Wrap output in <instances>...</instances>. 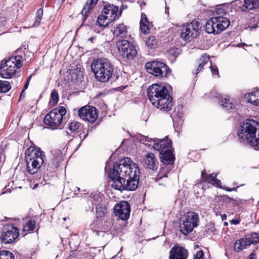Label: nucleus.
Wrapping results in <instances>:
<instances>
[{"label": "nucleus", "mask_w": 259, "mask_h": 259, "mask_svg": "<svg viewBox=\"0 0 259 259\" xmlns=\"http://www.w3.org/2000/svg\"><path fill=\"white\" fill-rule=\"evenodd\" d=\"M66 219H67V218H63V221H66Z\"/></svg>", "instance_id": "nucleus-56"}, {"label": "nucleus", "mask_w": 259, "mask_h": 259, "mask_svg": "<svg viewBox=\"0 0 259 259\" xmlns=\"http://www.w3.org/2000/svg\"><path fill=\"white\" fill-rule=\"evenodd\" d=\"M118 52L123 58L132 59L137 55L136 47L126 40H121L117 42Z\"/></svg>", "instance_id": "nucleus-15"}, {"label": "nucleus", "mask_w": 259, "mask_h": 259, "mask_svg": "<svg viewBox=\"0 0 259 259\" xmlns=\"http://www.w3.org/2000/svg\"><path fill=\"white\" fill-rule=\"evenodd\" d=\"M142 163L146 168L152 170L156 169L157 167L158 161L155 155L151 152L146 154L143 157Z\"/></svg>", "instance_id": "nucleus-21"}, {"label": "nucleus", "mask_w": 259, "mask_h": 259, "mask_svg": "<svg viewBox=\"0 0 259 259\" xmlns=\"http://www.w3.org/2000/svg\"><path fill=\"white\" fill-rule=\"evenodd\" d=\"M199 215L193 211L187 212L181 219L180 228L181 232L184 235H187L191 232L194 228L198 226Z\"/></svg>", "instance_id": "nucleus-10"}, {"label": "nucleus", "mask_w": 259, "mask_h": 259, "mask_svg": "<svg viewBox=\"0 0 259 259\" xmlns=\"http://www.w3.org/2000/svg\"><path fill=\"white\" fill-rule=\"evenodd\" d=\"M98 1L99 0H88L87 2H89L88 6L92 9Z\"/></svg>", "instance_id": "nucleus-41"}, {"label": "nucleus", "mask_w": 259, "mask_h": 259, "mask_svg": "<svg viewBox=\"0 0 259 259\" xmlns=\"http://www.w3.org/2000/svg\"><path fill=\"white\" fill-rule=\"evenodd\" d=\"M224 10L223 9H218L217 10V13H218V14L224 13Z\"/></svg>", "instance_id": "nucleus-47"}, {"label": "nucleus", "mask_w": 259, "mask_h": 259, "mask_svg": "<svg viewBox=\"0 0 259 259\" xmlns=\"http://www.w3.org/2000/svg\"><path fill=\"white\" fill-rule=\"evenodd\" d=\"M141 142L145 145L152 146L154 150L159 152L160 158L164 165L160 169L159 177V179L167 177V173L172 167V164L175 158L171 151L172 141L167 137L163 139L145 137L141 139Z\"/></svg>", "instance_id": "nucleus-1"}, {"label": "nucleus", "mask_w": 259, "mask_h": 259, "mask_svg": "<svg viewBox=\"0 0 259 259\" xmlns=\"http://www.w3.org/2000/svg\"><path fill=\"white\" fill-rule=\"evenodd\" d=\"M126 183L123 181L115 180L112 184V187L117 190L122 191H134L138 187L139 180V175L132 176L126 179Z\"/></svg>", "instance_id": "nucleus-14"}, {"label": "nucleus", "mask_w": 259, "mask_h": 259, "mask_svg": "<svg viewBox=\"0 0 259 259\" xmlns=\"http://www.w3.org/2000/svg\"><path fill=\"white\" fill-rule=\"evenodd\" d=\"M149 22L146 17L145 15H142L140 21V28L142 32L144 34L148 33L149 32Z\"/></svg>", "instance_id": "nucleus-26"}, {"label": "nucleus", "mask_w": 259, "mask_h": 259, "mask_svg": "<svg viewBox=\"0 0 259 259\" xmlns=\"http://www.w3.org/2000/svg\"><path fill=\"white\" fill-rule=\"evenodd\" d=\"M203 251L200 250L196 254H194L193 259H203Z\"/></svg>", "instance_id": "nucleus-40"}, {"label": "nucleus", "mask_w": 259, "mask_h": 259, "mask_svg": "<svg viewBox=\"0 0 259 259\" xmlns=\"http://www.w3.org/2000/svg\"><path fill=\"white\" fill-rule=\"evenodd\" d=\"M93 39H94V37H91V38H89L88 40H90V41L93 42Z\"/></svg>", "instance_id": "nucleus-52"}, {"label": "nucleus", "mask_w": 259, "mask_h": 259, "mask_svg": "<svg viewBox=\"0 0 259 259\" xmlns=\"http://www.w3.org/2000/svg\"><path fill=\"white\" fill-rule=\"evenodd\" d=\"M88 132L85 134H80L79 135V138L81 140V142H82L88 136Z\"/></svg>", "instance_id": "nucleus-44"}, {"label": "nucleus", "mask_w": 259, "mask_h": 259, "mask_svg": "<svg viewBox=\"0 0 259 259\" xmlns=\"http://www.w3.org/2000/svg\"><path fill=\"white\" fill-rule=\"evenodd\" d=\"M231 223L234 225H237L239 223V221L238 220H232Z\"/></svg>", "instance_id": "nucleus-46"}, {"label": "nucleus", "mask_w": 259, "mask_h": 259, "mask_svg": "<svg viewBox=\"0 0 259 259\" xmlns=\"http://www.w3.org/2000/svg\"><path fill=\"white\" fill-rule=\"evenodd\" d=\"M241 143H246L255 150H259V123L252 119H247L240 125L238 132Z\"/></svg>", "instance_id": "nucleus-4"}, {"label": "nucleus", "mask_w": 259, "mask_h": 259, "mask_svg": "<svg viewBox=\"0 0 259 259\" xmlns=\"http://www.w3.org/2000/svg\"><path fill=\"white\" fill-rule=\"evenodd\" d=\"M11 89V85L9 81L0 80V93H7Z\"/></svg>", "instance_id": "nucleus-29"}, {"label": "nucleus", "mask_w": 259, "mask_h": 259, "mask_svg": "<svg viewBox=\"0 0 259 259\" xmlns=\"http://www.w3.org/2000/svg\"><path fill=\"white\" fill-rule=\"evenodd\" d=\"M219 100V103L224 108L227 110L233 109L235 107V104L231 101L230 98L227 97V98H223Z\"/></svg>", "instance_id": "nucleus-27"}, {"label": "nucleus", "mask_w": 259, "mask_h": 259, "mask_svg": "<svg viewBox=\"0 0 259 259\" xmlns=\"http://www.w3.org/2000/svg\"><path fill=\"white\" fill-rule=\"evenodd\" d=\"M145 43L146 46L151 49L155 48L157 46V40L154 36H149L146 39Z\"/></svg>", "instance_id": "nucleus-28"}, {"label": "nucleus", "mask_w": 259, "mask_h": 259, "mask_svg": "<svg viewBox=\"0 0 259 259\" xmlns=\"http://www.w3.org/2000/svg\"><path fill=\"white\" fill-rule=\"evenodd\" d=\"M115 215L122 221L127 220L130 215L131 206L125 201L116 204L114 207Z\"/></svg>", "instance_id": "nucleus-17"}, {"label": "nucleus", "mask_w": 259, "mask_h": 259, "mask_svg": "<svg viewBox=\"0 0 259 259\" xmlns=\"http://www.w3.org/2000/svg\"><path fill=\"white\" fill-rule=\"evenodd\" d=\"M78 115L81 119L91 123L94 122L98 117L96 108L90 106L81 108L78 111Z\"/></svg>", "instance_id": "nucleus-16"}, {"label": "nucleus", "mask_w": 259, "mask_h": 259, "mask_svg": "<svg viewBox=\"0 0 259 259\" xmlns=\"http://www.w3.org/2000/svg\"><path fill=\"white\" fill-rule=\"evenodd\" d=\"M51 99L52 100V103H56L58 101L59 98V95L58 92L55 91L53 90L51 93Z\"/></svg>", "instance_id": "nucleus-36"}, {"label": "nucleus", "mask_w": 259, "mask_h": 259, "mask_svg": "<svg viewBox=\"0 0 259 259\" xmlns=\"http://www.w3.org/2000/svg\"><path fill=\"white\" fill-rule=\"evenodd\" d=\"M259 96V90H256L245 95V99L247 102H249L257 106V102Z\"/></svg>", "instance_id": "nucleus-25"}, {"label": "nucleus", "mask_w": 259, "mask_h": 259, "mask_svg": "<svg viewBox=\"0 0 259 259\" xmlns=\"http://www.w3.org/2000/svg\"><path fill=\"white\" fill-rule=\"evenodd\" d=\"M189 253L187 249L177 244L169 251V259H187Z\"/></svg>", "instance_id": "nucleus-20"}, {"label": "nucleus", "mask_w": 259, "mask_h": 259, "mask_svg": "<svg viewBox=\"0 0 259 259\" xmlns=\"http://www.w3.org/2000/svg\"><path fill=\"white\" fill-rule=\"evenodd\" d=\"M210 63H211L210 61ZM209 67L211 70L212 76L214 77L216 76L217 77H219L220 75L218 67L216 65H212L211 64H210Z\"/></svg>", "instance_id": "nucleus-35"}, {"label": "nucleus", "mask_w": 259, "mask_h": 259, "mask_svg": "<svg viewBox=\"0 0 259 259\" xmlns=\"http://www.w3.org/2000/svg\"><path fill=\"white\" fill-rule=\"evenodd\" d=\"M226 219H227V215L225 214L222 215V220L223 221L226 220Z\"/></svg>", "instance_id": "nucleus-50"}, {"label": "nucleus", "mask_w": 259, "mask_h": 259, "mask_svg": "<svg viewBox=\"0 0 259 259\" xmlns=\"http://www.w3.org/2000/svg\"><path fill=\"white\" fill-rule=\"evenodd\" d=\"M122 8L118 11V7L114 5L106 3L103 7L102 13L97 19L98 25L103 28L107 27L111 22L118 19L122 13Z\"/></svg>", "instance_id": "nucleus-7"}, {"label": "nucleus", "mask_w": 259, "mask_h": 259, "mask_svg": "<svg viewBox=\"0 0 259 259\" xmlns=\"http://www.w3.org/2000/svg\"><path fill=\"white\" fill-rule=\"evenodd\" d=\"M255 255V253H254V251L252 252L249 254V258L248 259H255V258L254 257Z\"/></svg>", "instance_id": "nucleus-45"}, {"label": "nucleus", "mask_w": 259, "mask_h": 259, "mask_svg": "<svg viewBox=\"0 0 259 259\" xmlns=\"http://www.w3.org/2000/svg\"><path fill=\"white\" fill-rule=\"evenodd\" d=\"M80 126V123L77 121H73L69 124L68 128L72 132H76Z\"/></svg>", "instance_id": "nucleus-33"}, {"label": "nucleus", "mask_w": 259, "mask_h": 259, "mask_svg": "<svg viewBox=\"0 0 259 259\" xmlns=\"http://www.w3.org/2000/svg\"><path fill=\"white\" fill-rule=\"evenodd\" d=\"M145 67L149 73L159 79L165 78L170 73V69L164 63L152 61L146 63Z\"/></svg>", "instance_id": "nucleus-12"}, {"label": "nucleus", "mask_w": 259, "mask_h": 259, "mask_svg": "<svg viewBox=\"0 0 259 259\" xmlns=\"http://www.w3.org/2000/svg\"><path fill=\"white\" fill-rule=\"evenodd\" d=\"M0 259H15L14 254L8 250L0 251Z\"/></svg>", "instance_id": "nucleus-32"}, {"label": "nucleus", "mask_w": 259, "mask_h": 259, "mask_svg": "<svg viewBox=\"0 0 259 259\" xmlns=\"http://www.w3.org/2000/svg\"><path fill=\"white\" fill-rule=\"evenodd\" d=\"M25 90L24 89L21 93V95H20V97L22 96V95H23V93H24V91Z\"/></svg>", "instance_id": "nucleus-53"}, {"label": "nucleus", "mask_w": 259, "mask_h": 259, "mask_svg": "<svg viewBox=\"0 0 259 259\" xmlns=\"http://www.w3.org/2000/svg\"><path fill=\"white\" fill-rule=\"evenodd\" d=\"M258 243L259 242V233L255 232L251 233L245 236V238H242L239 240H237L235 243Z\"/></svg>", "instance_id": "nucleus-22"}, {"label": "nucleus", "mask_w": 259, "mask_h": 259, "mask_svg": "<svg viewBox=\"0 0 259 259\" xmlns=\"http://www.w3.org/2000/svg\"><path fill=\"white\" fill-rule=\"evenodd\" d=\"M91 69L98 81L105 82L111 78L114 71V66L108 59L99 58L93 61Z\"/></svg>", "instance_id": "nucleus-5"}, {"label": "nucleus", "mask_w": 259, "mask_h": 259, "mask_svg": "<svg viewBox=\"0 0 259 259\" xmlns=\"http://www.w3.org/2000/svg\"><path fill=\"white\" fill-rule=\"evenodd\" d=\"M7 228L2 233V241L3 243H13L19 236V229L12 225H9Z\"/></svg>", "instance_id": "nucleus-18"}, {"label": "nucleus", "mask_w": 259, "mask_h": 259, "mask_svg": "<svg viewBox=\"0 0 259 259\" xmlns=\"http://www.w3.org/2000/svg\"><path fill=\"white\" fill-rule=\"evenodd\" d=\"M62 160V159L61 156L55 157L52 159V163L53 164L54 167H57L59 166V164Z\"/></svg>", "instance_id": "nucleus-37"}, {"label": "nucleus", "mask_w": 259, "mask_h": 259, "mask_svg": "<svg viewBox=\"0 0 259 259\" xmlns=\"http://www.w3.org/2000/svg\"><path fill=\"white\" fill-rule=\"evenodd\" d=\"M199 31L200 23L197 21H193L184 24L181 36L185 40H191L198 35Z\"/></svg>", "instance_id": "nucleus-13"}, {"label": "nucleus", "mask_w": 259, "mask_h": 259, "mask_svg": "<svg viewBox=\"0 0 259 259\" xmlns=\"http://www.w3.org/2000/svg\"><path fill=\"white\" fill-rule=\"evenodd\" d=\"M219 214V212L216 213V215H218Z\"/></svg>", "instance_id": "nucleus-60"}, {"label": "nucleus", "mask_w": 259, "mask_h": 259, "mask_svg": "<svg viewBox=\"0 0 259 259\" xmlns=\"http://www.w3.org/2000/svg\"><path fill=\"white\" fill-rule=\"evenodd\" d=\"M175 114H174L171 116L172 118V120H173V122H174V124H175V123H176V122L178 120H180V121L181 122H182V121L181 120V119H180V117H181L182 116H181H181L179 115L178 117H176V116H175Z\"/></svg>", "instance_id": "nucleus-42"}, {"label": "nucleus", "mask_w": 259, "mask_h": 259, "mask_svg": "<svg viewBox=\"0 0 259 259\" xmlns=\"http://www.w3.org/2000/svg\"><path fill=\"white\" fill-rule=\"evenodd\" d=\"M224 225L225 226H227V225H228V223H227V222H225V223H224Z\"/></svg>", "instance_id": "nucleus-55"}, {"label": "nucleus", "mask_w": 259, "mask_h": 259, "mask_svg": "<svg viewBox=\"0 0 259 259\" xmlns=\"http://www.w3.org/2000/svg\"><path fill=\"white\" fill-rule=\"evenodd\" d=\"M66 113V109L63 106L54 109L45 116L44 123L51 128L55 129L62 122L63 117Z\"/></svg>", "instance_id": "nucleus-11"}, {"label": "nucleus", "mask_w": 259, "mask_h": 259, "mask_svg": "<svg viewBox=\"0 0 259 259\" xmlns=\"http://www.w3.org/2000/svg\"><path fill=\"white\" fill-rule=\"evenodd\" d=\"M43 152L39 148L30 147L25 151L27 171L30 174L37 172L44 162Z\"/></svg>", "instance_id": "nucleus-6"}, {"label": "nucleus", "mask_w": 259, "mask_h": 259, "mask_svg": "<svg viewBox=\"0 0 259 259\" xmlns=\"http://www.w3.org/2000/svg\"><path fill=\"white\" fill-rule=\"evenodd\" d=\"M29 83V82L28 81H26L25 85H24V90H26L28 88Z\"/></svg>", "instance_id": "nucleus-49"}, {"label": "nucleus", "mask_w": 259, "mask_h": 259, "mask_svg": "<svg viewBox=\"0 0 259 259\" xmlns=\"http://www.w3.org/2000/svg\"><path fill=\"white\" fill-rule=\"evenodd\" d=\"M147 94L151 104L160 110L168 112L173 105V99L166 86L154 83L147 90Z\"/></svg>", "instance_id": "nucleus-2"}, {"label": "nucleus", "mask_w": 259, "mask_h": 259, "mask_svg": "<svg viewBox=\"0 0 259 259\" xmlns=\"http://www.w3.org/2000/svg\"><path fill=\"white\" fill-rule=\"evenodd\" d=\"M37 184H35L34 187H33V189H34L35 187H37Z\"/></svg>", "instance_id": "nucleus-57"}, {"label": "nucleus", "mask_w": 259, "mask_h": 259, "mask_svg": "<svg viewBox=\"0 0 259 259\" xmlns=\"http://www.w3.org/2000/svg\"><path fill=\"white\" fill-rule=\"evenodd\" d=\"M127 28L123 23L117 24L113 33L116 36L123 37L127 34Z\"/></svg>", "instance_id": "nucleus-23"}, {"label": "nucleus", "mask_w": 259, "mask_h": 259, "mask_svg": "<svg viewBox=\"0 0 259 259\" xmlns=\"http://www.w3.org/2000/svg\"><path fill=\"white\" fill-rule=\"evenodd\" d=\"M35 226V222L30 220L23 227V231L29 232L33 230Z\"/></svg>", "instance_id": "nucleus-31"}, {"label": "nucleus", "mask_w": 259, "mask_h": 259, "mask_svg": "<svg viewBox=\"0 0 259 259\" xmlns=\"http://www.w3.org/2000/svg\"><path fill=\"white\" fill-rule=\"evenodd\" d=\"M23 58L21 56H12L1 62L0 74L5 78H12L16 75L18 70L21 67Z\"/></svg>", "instance_id": "nucleus-8"}, {"label": "nucleus", "mask_w": 259, "mask_h": 259, "mask_svg": "<svg viewBox=\"0 0 259 259\" xmlns=\"http://www.w3.org/2000/svg\"><path fill=\"white\" fill-rule=\"evenodd\" d=\"M38 248L37 247L35 248L32 249V250H31V253H30V259L32 258V256L35 254V253L38 251Z\"/></svg>", "instance_id": "nucleus-43"}, {"label": "nucleus", "mask_w": 259, "mask_h": 259, "mask_svg": "<svg viewBox=\"0 0 259 259\" xmlns=\"http://www.w3.org/2000/svg\"><path fill=\"white\" fill-rule=\"evenodd\" d=\"M216 177L217 175L214 173H212L209 175H206V173L205 171V170H203L201 172V179L203 182H206L209 183H212L213 185L229 192L236 191L238 188V187L232 188L223 187L220 185L221 183V181L217 179Z\"/></svg>", "instance_id": "nucleus-19"}, {"label": "nucleus", "mask_w": 259, "mask_h": 259, "mask_svg": "<svg viewBox=\"0 0 259 259\" xmlns=\"http://www.w3.org/2000/svg\"><path fill=\"white\" fill-rule=\"evenodd\" d=\"M78 190H79L80 189L79 188H77Z\"/></svg>", "instance_id": "nucleus-58"}, {"label": "nucleus", "mask_w": 259, "mask_h": 259, "mask_svg": "<svg viewBox=\"0 0 259 259\" xmlns=\"http://www.w3.org/2000/svg\"><path fill=\"white\" fill-rule=\"evenodd\" d=\"M43 15V10L42 8L38 9L36 12V19L33 23V26L37 27L39 25Z\"/></svg>", "instance_id": "nucleus-30"}, {"label": "nucleus", "mask_w": 259, "mask_h": 259, "mask_svg": "<svg viewBox=\"0 0 259 259\" xmlns=\"http://www.w3.org/2000/svg\"><path fill=\"white\" fill-rule=\"evenodd\" d=\"M5 160V155L4 150L2 148H0V168L2 166Z\"/></svg>", "instance_id": "nucleus-39"}, {"label": "nucleus", "mask_w": 259, "mask_h": 259, "mask_svg": "<svg viewBox=\"0 0 259 259\" xmlns=\"http://www.w3.org/2000/svg\"><path fill=\"white\" fill-rule=\"evenodd\" d=\"M137 165L128 157H124L118 162L114 163L110 170L109 177L113 183L115 181L125 182L126 179L132 176L139 175Z\"/></svg>", "instance_id": "nucleus-3"}, {"label": "nucleus", "mask_w": 259, "mask_h": 259, "mask_svg": "<svg viewBox=\"0 0 259 259\" xmlns=\"http://www.w3.org/2000/svg\"><path fill=\"white\" fill-rule=\"evenodd\" d=\"M31 76H32V75H30V76L28 77V78H27V81H28V82H29V81H30V78H31Z\"/></svg>", "instance_id": "nucleus-51"}, {"label": "nucleus", "mask_w": 259, "mask_h": 259, "mask_svg": "<svg viewBox=\"0 0 259 259\" xmlns=\"http://www.w3.org/2000/svg\"><path fill=\"white\" fill-rule=\"evenodd\" d=\"M209 61V57L206 54L202 55L201 57L197 61L198 64V67L194 74H197L200 71H201L204 66Z\"/></svg>", "instance_id": "nucleus-24"}, {"label": "nucleus", "mask_w": 259, "mask_h": 259, "mask_svg": "<svg viewBox=\"0 0 259 259\" xmlns=\"http://www.w3.org/2000/svg\"><path fill=\"white\" fill-rule=\"evenodd\" d=\"M230 22L226 17L218 16L211 18L205 24V29L207 33L217 34L227 29Z\"/></svg>", "instance_id": "nucleus-9"}, {"label": "nucleus", "mask_w": 259, "mask_h": 259, "mask_svg": "<svg viewBox=\"0 0 259 259\" xmlns=\"http://www.w3.org/2000/svg\"><path fill=\"white\" fill-rule=\"evenodd\" d=\"M219 214V212L216 213V215H218Z\"/></svg>", "instance_id": "nucleus-59"}, {"label": "nucleus", "mask_w": 259, "mask_h": 259, "mask_svg": "<svg viewBox=\"0 0 259 259\" xmlns=\"http://www.w3.org/2000/svg\"><path fill=\"white\" fill-rule=\"evenodd\" d=\"M89 2H87L86 5L84 6L83 8L82 9L81 13L82 15L84 16V17H87V15L90 11L91 9H92L90 7L88 6Z\"/></svg>", "instance_id": "nucleus-38"}, {"label": "nucleus", "mask_w": 259, "mask_h": 259, "mask_svg": "<svg viewBox=\"0 0 259 259\" xmlns=\"http://www.w3.org/2000/svg\"><path fill=\"white\" fill-rule=\"evenodd\" d=\"M93 249L94 250V251L93 252V253L94 254H96L97 252H99L100 251L99 249H98L95 247V248L93 247Z\"/></svg>", "instance_id": "nucleus-48"}, {"label": "nucleus", "mask_w": 259, "mask_h": 259, "mask_svg": "<svg viewBox=\"0 0 259 259\" xmlns=\"http://www.w3.org/2000/svg\"><path fill=\"white\" fill-rule=\"evenodd\" d=\"M257 106H259V96H258V101L257 102Z\"/></svg>", "instance_id": "nucleus-54"}, {"label": "nucleus", "mask_w": 259, "mask_h": 259, "mask_svg": "<svg viewBox=\"0 0 259 259\" xmlns=\"http://www.w3.org/2000/svg\"><path fill=\"white\" fill-rule=\"evenodd\" d=\"M251 244H234V248L237 252H240L243 249L248 248Z\"/></svg>", "instance_id": "nucleus-34"}]
</instances>
